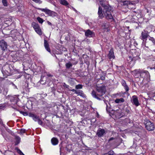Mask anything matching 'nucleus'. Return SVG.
Masks as SVG:
<instances>
[{"mask_svg": "<svg viewBox=\"0 0 155 155\" xmlns=\"http://www.w3.org/2000/svg\"><path fill=\"white\" fill-rule=\"evenodd\" d=\"M100 4L104 8V9L102 11V8L100 6H99L98 12L99 18H102L104 17V15L106 18L110 21L111 22L114 21V19L111 14L112 12L111 7L108 5H105L101 1H100Z\"/></svg>", "mask_w": 155, "mask_h": 155, "instance_id": "obj_1", "label": "nucleus"}, {"mask_svg": "<svg viewBox=\"0 0 155 155\" xmlns=\"http://www.w3.org/2000/svg\"><path fill=\"white\" fill-rule=\"evenodd\" d=\"M97 92L93 90L92 91L91 94L94 98L100 100H101L100 97L103 95L105 93V88L104 86L97 87L96 88Z\"/></svg>", "mask_w": 155, "mask_h": 155, "instance_id": "obj_2", "label": "nucleus"}, {"mask_svg": "<svg viewBox=\"0 0 155 155\" xmlns=\"http://www.w3.org/2000/svg\"><path fill=\"white\" fill-rule=\"evenodd\" d=\"M148 36H150L149 35V33L148 31L144 30L142 31L140 37L141 40H143L142 45V47H146L148 48V47L146 45V40Z\"/></svg>", "mask_w": 155, "mask_h": 155, "instance_id": "obj_3", "label": "nucleus"}, {"mask_svg": "<svg viewBox=\"0 0 155 155\" xmlns=\"http://www.w3.org/2000/svg\"><path fill=\"white\" fill-rule=\"evenodd\" d=\"M145 127L148 131H150L153 130L154 129V125L153 123L149 120H147L145 122Z\"/></svg>", "mask_w": 155, "mask_h": 155, "instance_id": "obj_4", "label": "nucleus"}, {"mask_svg": "<svg viewBox=\"0 0 155 155\" xmlns=\"http://www.w3.org/2000/svg\"><path fill=\"white\" fill-rule=\"evenodd\" d=\"M29 117H32L33 119L35 121H37L39 124L41 125L43 124V122L39 117L36 115H35L33 114L30 113L28 115Z\"/></svg>", "mask_w": 155, "mask_h": 155, "instance_id": "obj_5", "label": "nucleus"}, {"mask_svg": "<svg viewBox=\"0 0 155 155\" xmlns=\"http://www.w3.org/2000/svg\"><path fill=\"white\" fill-rule=\"evenodd\" d=\"M39 9L48 14L50 16H55L57 15V13L53 11H51L47 9V8H40Z\"/></svg>", "mask_w": 155, "mask_h": 155, "instance_id": "obj_6", "label": "nucleus"}, {"mask_svg": "<svg viewBox=\"0 0 155 155\" xmlns=\"http://www.w3.org/2000/svg\"><path fill=\"white\" fill-rule=\"evenodd\" d=\"M138 72L140 74V76L142 78L144 77V78H147L150 77L149 73L147 71H142L139 69Z\"/></svg>", "mask_w": 155, "mask_h": 155, "instance_id": "obj_7", "label": "nucleus"}, {"mask_svg": "<svg viewBox=\"0 0 155 155\" xmlns=\"http://www.w3.org/2000/svg\"><path fill=\"white\" fill-rule=\"evenodd\" d=\"M7 42L4 40L2 39L0 41V47L3 51H5L7 49Z\"/></svg>", "mask_w": 155, "mask_h": 155, "instance_id": "obj_8", "label": "nucleus"}, {"mask_svg": "<svg viewBox=\"0 0 155 155\" xmlns=\"http://www.w3.org/2000/svg\"><path fill=\"white\" fill-rule=\"evenodd\" d=\"M8 98L13 104H17L19 100L18 97L16 96H9Z\"/></svg>", "mask_w": 155, "mask_h": 155, "instance_id": "obj_9", "label": "nucleus"}, {"mask_svg": "<svg viewBox=\"0 0 155 155\" xmlns=\"http://www.w3.org/2000/svg\"><path fill=\"white\" fill-rule=\"evenodd\" d=\"M106 134L105 130L103 129L99 128L96 133V134L99 137H103Z\"/></svg>", "mask_w": 155, "mask_h": 155, "instance_id": "obj_10", "label": "nucleus"}, {"mask_svg": "<svg viewBox=\"0 0 155 155\" xmlns=\"http://www.w3.org/2000/svg\"><path fill=\"white\" fill-rule=\"evenodd\" d=\"M131 101L133 104L136 106H138L140 104L137 97L136 95H134L132 96Z\"/></svg>", "mask_w": 155, "mask_h": 155, "instance_id": "obj_11", "label": "nucleus"}, {"mask_svg": "<svg viewBox=\"0 0 155 155\" xmlns=\"http://www.w3.org/2000/svg\"><path fill=\"white\" fill-rule=\"evenodd\" d=\"M85 36L87 37H92L94 35V33L89 29L86 30L85 31Z\"/></svg>", "mask_w": 155, "mask_h": 155, "instance_id": "obj_12", "label": "nucleus"}, {"mask_svg": "<svg viewBox=\"0 0 155 155\" xmlns=\"http://www.w3.org/2000/svg\"><path fill=\"white\" fill-rule=\"evenodd\" d=\"M108 58L110 60H112L115 58L113 49H111L107 55Z\"/></svg>", "mask_w": 155, "mask_h": 155, "instance_id": "obj_13", "label": "nucleus"}, {"mask_svg": "<svg viewBox=\"0 0 155 155\" xmlns=\"http://www.w3.org/2000/svg\"><path fill=\"white\" fill-rule=\"evenodd\" d=\"M113 111V114L115 115L116 117L118 118H120L122 117L123 115V114L120 113V110H114Z\"/></svg>", "mask_w": 155, "mask_h": 155, "instance_id": "obj_14", "label": "nucleus"}, {"mask_svg": "<svg viewBox=\"0 0 155 155\" xmlns=\"http://www.w3.org/2000/svg\"><path fill=\"white\" fill-rule=\"evenodd\" d=\"M140 54L137 51H135L134 53L133 54V61H135L140 59L139 57Z\"/></svg>", "mask_w": 155, "mask_h": 155, "instance_id": "obj_15", "label": "nucleus"}, {"mask_svg": "<svg viewBox=\"0 0 155 155\" xmlns=\"http://www.w3.org/2000/svg\"><path fill=\"white\" fill-rule=\"evenodd\" d=\"M121 83L122 85L124 87V88L126 91V92L128 91L129 90V87L127 85L125 81L124 80H121Z\"/></svg>", "mask_w": 155, "mask_h": 155, "instance_id": "obj_16", "label": "nucleus"}, {"mask_svg": "<svg viewBox=\"0 0 155 155\" xmlns=\"http://www.w3.org/2000/svg\"><path fill=\"white\" fill-rule=\"evenodd\" d=\"M44 45L46 49L49 52H50L51 50L49 48V45L47 41L45 40H44Z\"/></svg>", "mask_w": 155, "mask_h": 155, "instance_id": "obj_17", "label": "nucleus"}, {"mask_svg": "<svg viewBox=\"0 0 155 155\" xmlns=\"http://www.w3.org/2000/svg\"><path fill=\"white\" fill-rule=\"evenodd\" d=\"M51 143L53 145H56L58 144V139L55 137H53L51 140Z\"/></svg>", "mask_w": 155, "mask_h": 155, "instance_id": "obj_18", "label": "nucleus"}, {"mask_svg": "<svg viewBox=\"0 0 155 155\" xmlns=\"http://www.w3.org/2000/svg\"><path fill=\"white\" fill-rule=\"evenodd\" d=\"M124 101V100L122 98H121L120 99L117 98L115 100V102L117 104L123 103Z\"/></svg>", "mask_w": 155, "mask_h": 155, "instance_id": "obj_19", "label": "nucleus"}, {"mask_svg": "<svg viewBox=\"0 0 155 155\" xmlns=\"http://www.w3.org/2000/svg\"><path fill=\"white\" fill-rule=\"evenodd\" d=\"M60 2L61 4L65 6H67L69 4L66 0H60Z\"/></svg>", "mask_w": 155, "mask_h": 155, "instance_id": "obj_20", "label": "nucleus"}, {"mask_svg": "<svg viewBox=\"0 0 155 155\" xmlns=\"http://www.w3.org/2000/svg\"><path fill=\"white\" fill-rule=\"evenodd\" d=\"M78 95H80L83 97H85V95L83 92L82 91H78L77 94Z\"/></svg>", "mask_w": 155, "mask_h": 155, "instance_id": "obj_21", "label": "nucleus"}, {"mask_svg": "<svg viewBox=\"0 0 155 155\" xmlns=\"http://www.w3.org/2000/svg\"><path fill=\"white\" fill-rule=\"evenodd\" d=\"M32 26L34 29V30L38 28H39V27L38 25L35 22H33L32 24Z\"/></svg>", "mask_w": 155, "mask_h": 155, "instance_id": "obj_22", "label": "nucleus"}, {"mask_svg": "<svg viewBox=\"0 0 155 155\" xmlns=\"http://www.w3.org/2000/svg\"><path fill=\"white\" fill-rule=\"evenodd\" d=\"M35 31L39 35H42V32L40 27H39V28H37L36 29H35Z\"/></svg>", "mask_w": 155, "mask_h": 155, "instance_id": "obj_23", "label": "nucleus"}, {"mask_svg": "<svg viewBox=\"0 0 155 155\" xmlns=\"http://www.w3.org/2000/svg\"><path fill=\"white\" fill-rule=\"evenodd\" d=\"M16 140L15 145L18 144L20 142L21 138L18 136H15Z\"/></svg>", "mask_w": 155, "mask_h": 155, "instance_id": "obj_24", "label": "nucleus"}, {"mask_svg": "<svg viewBox=\"0 0 155 155\" xmlns=\"http://www.w3.org/2000/svg\"><path fill=\"white\" fill-rule=\"evenodd\" d=\"M107 101H104V103L106 104V110L107 112H108L110 113H111L112 111H113L114 110L113 109H112L111 108H108V105L107 104Z\"/></svg>", "mask_w": 155, "mask_h": 155, "instance_id": "obj_25", "label": "nucleus"}, {"mask_svg": "<svg viewBox=\"0 0 155 155\" xmlns=\"http://www.w3.org/2000/svg\"><path fill=\"white\" fill-rule=\"evenodd\" d=\"M149 39L152 42L153 45H155V39L153 37H150ZM153 51L155 52V49L153 50Z\"/></svg>", "mask_w": 155, "mask_h": 155, "instance_id": "obj_26", "label": "nucleus"}, {"mask_svg": "<svg viewBox=\"0 0 155 155\" xmlns=\"http://www.w3.org/2000/svg\"><path fill=\"white\" fill-rule=\"evenodd\" d=\"M114 151L112 150H110L107 153H104L103 155H114Z\"/></svg>", "mask_w": 155, "mask_h": 155, "instance_id": "obj_27", "label": "nucleus"}, {"mask_svg": "<svg viewBox=\"0 0 155 155\" xmlns=\"http://www.w3.org/2000/svg\"><path fill=\"white\" fill-rule=\"evenodd\" d=\"M75 80L74 79L70 78L68 79V81L70 84H74Z\"/></svg>", "mask_w": 155, "mask_h": 155, "instance_id": "obj_28", "label": "nucleus"}, {"mask_svg": "<svg viewBox=\"0 0 155 155\" xmlns=\"http://www.w3.org/2000/svg\"><path fill=\"white\" fill-rule=\"evenodd\" d=\"M65 66L67 68L69 69L71 67H72V65L70 62H68V63H66Z\"/></svg>", "mask_w": 155, "mask_h": 155, "instance_id": "obj_29", "label": "nucleus"}, {"mask_svg": "<svg viewBox=\"0 0 155 155\" xmlns=\"http://www.w3.org/2000/svg\"><path fill=\"white\" fill-rule=\"evenodd\" d=\"M8 91V89L7 88H3V94L4 95L6 96L7 94Z\"/></svg>", "mask_w": 155, "mask_h": 155, "instance_id": "obj_30", "label": "nucleus"}, {"mask_svg": "<svg viewBox=\"0 0 155 155\" xmlns=\"http://www.w3.org/2000/svg\"><path fill=\"white\" fill-rule=\"evenodd\" d=\"M16 57L18 59H19V58H20L21 57V55H20L19 52H17L16 53V54H15Z\"/></svg>", "mask_w": 155, "mask_h": 155, "instance_id": "obj_31", "label": "nucleus"}, {"mask_svg": "<svg viewBox=\"0 0 155 155\" xmlns=\"http://www.w3.org/2000/svg\"><path fill=\"white\" fill-rule=\"evenodd\" d=\"M82 88V86L81 84H79L75 86V88L76 89H81Z\"/></svg>", "mask_w": 155, "mask_h": 155, "instance_id": "obj_32", "label": "nucleus"}, {"mask_svg": "<svg viewBox=\"0 0 155 155\" xmlns=\"http://www.w3.org/2000/svg\"><path fill=\"white\" fill-rule=\"evenodd\" d=\"M37 20L39 23H42L43 22V19L40 17H38L37 18Z\"/></svg>", "mask_w": 155, "mask_h": 155, "instance_id": "obj_33", "label": "nucleus"}, {"mask_svg": "<svg viewBox=\"0 0 155 155\" xmlns=\"http://www.w3.org/2000/svg\"><path fill=\"white\" fill-rule=\"evenodd\" d=\"M2 3L5 6H6L8 5L7 0H2Z\"/></svg>", "mask_w": 155, "mask_h": 155, "instance_id": "obj_34", "label": "nucleus"}, {"mask_svg": "<svg viewBox=\"0 0 155 155\" xmlns=\"http://www.w3.org/2000/svg\"><path fill=\"white\" fill-rule=\"evenodd\" d=\"M70 146L71 147V145L69 144L66 147V150H67V151L70 152L71 151V149H69L68 148H69Z\"/></svg>", "mask_w": 155, "mask_h": 155, "instance_id": "obj_35", "label": "nucleus"}, {"mask_svg": "<svg viewBox=\"0 0 155 155\" xmlns=\"http://www.w3.org/2000/svg\"><path fill=\"white\" fill-rule=\"evenodd\" d=\"M19 111L21 114H22L24 116H27L28 115V114H27V112H25L21 111Z\"/></svg>", "mask_w": 155, "mask_h": 155, "instance_id": "obj_36", "label": "nucleus"}, {"mask_svg": "<svg viewBox=\"0 0 155 155\" xmlns=\"http://www.w3.org/2000/svg\"><path fill=\"white\" fill-rule=\"evenodd\" d=\"M108 24L107 23H104L103 24L102 26L104 27V28H106L108 27Z\"/></svg>", "mask_w": 155, "mask_h": 155, "instance_id": "obj_37", "label": "nucleus"}, {"mask_svg": "<svg viewBox=\"0 0 155 155\" xmlns=\"http://www.w3.org/2000/svg\"><path fill=\"white\" fill-rule=\"evenodd\" d=\"M123 4L124 5H128L129 4V2L128 1H124L123 2Z\"/></svg>", "mask_w": 155, "mask_h": 155, "instance_id": "obj_38", "label": "nucleus"}, {"mask_svg": "<svg viewBox=\"0 0 155 155\" xmlns=\"http://www.w3.org/2000/svg\"><path fill=\"white\" fill-rule=\"evenodd\" d=\"M25 132V129H21L20 131V134H23Z\"/></svg>", "mask_w": 155, "mask_h": 155, "instance_id": "obj_39", "label": "nucleus"}, {"mask_svg": "<svg viewBox=\"0 0 155 155\" xmlns=\"http://www.w3.org/2000/svg\"><path fill=\"white\" fill-rule=\"evenodd\" d=\"M133 57L130 56H129L128 57V58H127V60L128 61H129L130 62H131L132 61H133V59H132Z\"/></svg>", "mask_w": 155, "mask_h": 155, "instance_id": "obj_40", "label": "nucleus"}, {"mask_svg": "<svg viewBox=\"0 0 155 155\" xmlns=\"http://www.w3.org/2000/svg\"><path fill=\"white\" fill-rule=\"evenodd\" d=\"M18 152L20 155H25L22 152V151L19 149L18 150Z\"/></svg>", "mask_w": 155, "mask_h": 155, "instance_id": "obj_41", "label": "nucleus"}, {"mask_svg": "<svg viewBox=\"0 0 155 155\" xmlns=\"http://www.w3.org/2000/svg\"><path fill=\"white\" fill-rule=\"evenodd\" d=\"M2 72L5 77H6L8 75V74L4 71L2 70Z\"/></svg>", "mask_w": 155, "mask_h": 155, "instance_id": "obj_42", "label": "nucleus"}, {"mask_svg": "<svg viewBox=\"0 0 155 155\" xmlns=\"http://www.w3.org/2000/svg\"><path fill=\"white\" fill-rule=\"evenodd\" d=\"M63 86L64 87L68 88H69V85L66 84L65 83H64Z\"/></svg>", "mask_w": 155, "mask_h": 155, "instance_id": "obj_43", "label": "nucleus"}, {"mask_svg": "<svg viewBox=\"0 0 155 155\" xmlns=\"http://www.w3.org/2000/svg\"><path fill=\"white\" fill-rule=\"evenodd\" d=\"M32 0L36 3H41V2L40 0Z\"/></svg>", "mask_w": 155, "mask_h": 155, "instance_id": "obj_44", "label": "nucleus"}, {"mask_svg": "<svg viewBox=\"0 0 155 155\" xmlns=\"http://www.w3.org/2000/svg\"><path fill=\"white\" fill-rule=\"evenodd\" d=\"M70 91H71L72 92H75V93L76 94H77V92L78 91H77L76 90H75L74 89H72V90H70Z\"/></svg>", "mask_w": 155, "mask_h": 155, "instance_id": "obj_45", "label": "nucleus"}, {"mask_svg": "<svg viewBox=\"0 0 155 155\" xmlns=\"http://www.w3.org/2000/svg\"><path fill=\"white\" fill-rule=\"evenodd\" d=\"M101 79L102 80H104L105 79V77L104 76H102L101 77Z\"/></svg>", "mask_w": 155, "mask_h": 155, "instance_id": "obj_46", "label": "nucleus"}, {"mask_svg": "<svg viewBox=\"0 0 155 155\" xmlns=\"http://www.w3.org/2000/svg\"><path fill=\"white\" fill-rule=\"evenodd\" d=\"M116 96L117 97V96H119V97H121V93H117L116 94Z\"/></svg>", "mask_w": 155, "mask_h": 155, "instance_id": "obj_47", "label": "nucleus"}, {"mask_svg": "<svg viewBox=\"0 0 155 155\" xmlns=\"http://www.w3.org/2000/svg\"><path fill=\"white\" fill-rule=\"evenodd\" d=\"M114 137H111L108 140V141H109V142L111 140H114Z\"/></svg>", "mask_w": 155, "mask_h": 155, "instance_id": "obj_48", "label": "nucleus"}, {"mask_svg": "<svg viewBox=\"0 0 155 155\" xmlns=\"http://www.w3.org/2000/svg\"><path fill=\"white\" fill-rule=\"evenodd\" d=\"M0 124H2L3 125L2 120V119H1L0 118Z\"/></svg>", "mask_w": 155, "mask_h": 155, "instance_id": "obj_49", "label": "nucleus"}, {"mask_svg": "<svg viewBox=\"0 0 155 155\" xmlns=\"http://www.w3.org/2000/svg\"><path fill=\"white\" fill-rule=\"evenodd\" d=\"M48 24L49 25H51L52 24L49 21H48L47 22Z\"/></svg>", "mask_w": 155, "mask_h": 155, "instance_id": "obj_50", "label": "nucleus"}, {"mask_svg": "<svg viewBox=\"0 0 155 155\" xmlns=\"http://www.w3.org/2000/svg\"><path fill=\"white\" fill-rule=\"evenodd\" d=\"M126 121L128 122L129 121V120L128 119H125Z\"/></svg>", "mask_w": 155, "mask_h": 155, "instance_id": "obj_51", "label": "nucleus"}, {"mask_svg": "<svg viewBox=\"0 0 155 155\" xmlns=\"http://www.w3.org/2000/svg\"><path fill=\"white\" fill-rule=\"evenodd\" d=\"M73 9L76 12H77V11L74 8H73Z\"/></svg>", "mask_w": 155, "mask_h": 155, "instance_id": "obj_52", "label": "nucleus"}, {"mask_svg": "<svg viewBox=\"0 0 155 155\" xmlns=\"http://www.w3.org/2000/svg\"><path fill=\"white\" fill-rule=\"evenodd\" d=\"M48 77H51L52 76L50 74H48Z\"/></svg>", "mask_w": 155, "mask_h": 155, "instance_id": "obj_53", "label": "nucleus"}, {"mask_svg": "<svg viewBox=\"0 0 155 155\" xmlns=\"http://www.w3.org/2000/svg\"><path fill=\"white\" fill-rule=\"evenodd\" d=\"M147 12L148 13L149 12V11L147 9Z\"/></svg>", "mask_w": 155, "mask_h": 155, "instance_id": "obj_54", "label": "nucleus"}, {"mask_svg": "<svg viewBox=\"0 0 155 155\" xmlns=\"http://www.w3.org/2000/svg\"><path fill=\"white\" fill-rule=\"evenodd\" d=\"M2 92V90H1V89H0V93H1Z\"/></svg>", "mask_w": 155, "mask_h": 155, "instance_id": "obj_55", "label": "nucleus"}, {"mask_svg": "<svg viewBox=\"0 0 155 155\" xmlns=\"http://www.w3.org/2000/svg\"><path fill=\"white\" fill-rule=\"evenodd\" d=\"M2 107V106H0V109H1Z\"/></svg>", "mask_w": 155, "mask_h": 155, "instance_id": "obj_56", "label": "nucleus"}, {"mask_svg": "<svg viewBox=\"0 0 155 155\" xmlns=\"http://www.w3.org/2000/svg\"><path fill=\"white\" fill-rule=\"evenodd\" d=\"M55 57L57 59H58V58H57V57H56V55H55Z\"/></svg>", "mask_w": 155, "mask_h": 155, "instance_id": "obj_57", "label": "nucleus"}]
</instances>
